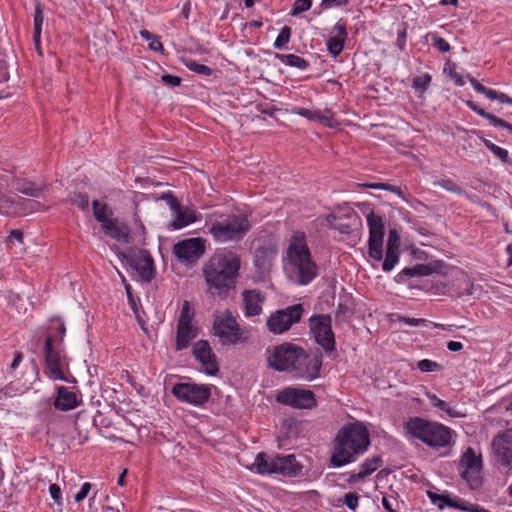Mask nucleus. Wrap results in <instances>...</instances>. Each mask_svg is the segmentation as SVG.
<instances>
[{
    "label": "nucleus",
    "mask_w": 512,
    "mask_h": 512,
    "mask_svg": "<svg viewBox=\"0 0 512 512\" xmlns=\"http://www.w3.org/2000/svg\"><path fill=\"white\" fill-rule=\"evenodd\" d=\"M240 259L228 252L213 255L202 268L206 293L214 299L225 300L236 288Z\"/></svg>",
    "instance_id": "obj_1"
},
{
    "label": "nucleus",
    "mask_w": 512,
    "mask_h": 512,
    "mask_svg": "<svg viewBox=\"0 0 512 512\" xmlns=\"http://www.w3.org/2000/svg\"><path fill=\"white\" fill-rule=\"evenodd\" d=\"M369 445V432L361 422L347 424L337 433L330 463L334 467L351 463L354 456L364 453Z\"/></svg>",
    "instance_id": "obj_2"
},
{
    "label": "nucleus",
    "mask_w": 512,
    "mask_h": 512,
    "mask_svg": "<svg viewBox=\"0 0 512 512\" xmlns=\"http://www.w3.org/2000/svg\"><path fill=\"white\" fill-rule=\"evenodd\" d=\"M287 258L292 266L291 278L300 285H307L317 275V266L311 259L305 234L295 232L290 240Z\"/></svg>",
    "instance_id": "obj_3"
},
{
    "label": "nucleus",
    "mask_w": 512,
    "mask_h": 512,
    "mask_svg": "<svg viewBox=\"0 0 512 512\" xmlns=\"http://www.w3.org/2000/svg\"><path fill=\"white\" fill-rule=\"evenodd\" d=\"M406 433L432 448L446 447L452 439L450 428L420 417H410L404 424Z\"/></svg>",
    "instance_id": "obj_4"
},
{
    "label": "nucleus",
    "mask_w": 512,
    "mask_h": 512,
    "mask_svg": "<svg viewBox=\"0 0 512 512\" xmlns=\"http://www.w3.org/2000/svg\"><path fill=\"white\" fill-rule=\"evenodd\" d=\"M246 215H229L209 226V233L218 242L238 241L250 230Z\"/></svg>",
    "instance_id": "obj_5"
},
{
    "label": "nucleus",
    "mask_w": 512,
    "mask_h": 512,
    "mask_svg": "<svg viewBox=\"0 0 512 512\" xmlns=\"http://www.w3.org/2000/svg\"><path fill=\"white\" fill-rule=\"evenodd\" d=\"M213 333L221 338L223 344H236L243 339L240 326L229 310L214 314Z\"/></svg>",
    "instance_id": "obj_6"
},
{
    "label": "nucleus",
    "mask_w": 512,
    "mask_h": 512,
    "mask_svg": "<svg viewBox=\"0 0 512 512\" xmlns=\"http://www.w3.org/2000/svg\"><path fill=\"white\" fill-rule=\"evenodd\" d=\"M302 304H294L285 309L273 312L267 319V327L273 334H281L289 330L293 324L298 323L303 315Z\"/></svg>",
    "instance_id": "obj_7"
},
{
    "label": "nucleus",
    "mask_w": 512,
    "mask_h": 512,
    "mask_svg": "<svg viewBox=\"0 0 512 512\" xmlns=\"http://www.w3.org/2000/svg\"><path fill=\"white\" fill-rule=\"evenodd\" d=\"M301 350L292 343L276 346L268 357V365L274 370L291 373Z\"/></svg>",
    "instance_id": "obj_8"
},
{
    "label": "nucleus",
    "mask_w": 512,
    "mask_h": 512,
    "mask_svg": "<svg viewBox=\"0 0 512 512\" xmlns=\"http://www.w3.org/2000/svg\"><path fill=\"white\" fill-rule=\"evenodd\" d=\"M366 220L369 228L368 254L375 261H381L383 258V238L385 232L383 218L371 210L367 213Z\"/></svg>",
    "instance_id": "obj_9"
},
{
    "label": "nucleus",
    "mask_w": 512,
    "mask_h": 512,
    "mask_svg": "<svg viewBox=\"0 0 512 512\" xmlns=\"http://www.w3.org/2000/svg\"><path fill=\"white\" fill-rule=\"evenodd\" d=\"M321 366L320 354H308L302 348L291 374L294 378L310 382L319 377Z\"/></svg>",
    "instance_id": "obj_10"
},
{
    "label": "nucleus",
    "mask_w": 512,
    "mask_h": 512,
    "mask_svg": "<svg viewBox=\"0 0 512 512\" xmlns=\"http://www.w3.org/2000/svg\"><path fill=\"white\" fill-rule=\"evenodd\" d=\"M276 401L295 409H312L317 405L315 395L311 390L296 387L284 388L276 396Z\"/></svg>",
    "instance_id": "obj_11"
},
{
    "label": "nucleus",
    "mask_w": 512,
    "mask_h": 512,
    "mask_svg": "<svg viewBox=\"0 0 512 512\" xmlns=\"http://www.w3.org/2000/svg\"><path fill=\"white\" fill-rule=\"evenodd\" d=\"M309 327L315 341L326 351L335 350V337L329 315H315L309 319Z\"/></svg>",
    "instance_id": "obj_12"
},
{
    "label": "nucleus",
    "mask_w": 512,
    "mask_h": 512,
    "mask_svg": "<svg viewBox=\"0 0 512 512\" xmlns=\"http://www.w3.org/2000/svg\"><path fill=\"white\" fill-rule=\"evenodd\" d=\"M491 448L496 462L512 471V429L498 433L492 440Z\"/></svg>",
    "instance_id": "obj_13"
},
{
    "label": "nucleus",
    "mask_w": 512,
    "mask_h": 512,
    "mask_svg": "<svg viewBox=\"0 0 512 512\" xmlns=\"http://www.w3.org/2000/svg\"><path fill=\"white\" fill-rule=\"evenodd\" d=\"M172 393L183 402L193 405H201L208 401L210 390L205 385L178 383L173 386Z\"/></svg>",
    "instance_id": "obj_14"
},
{
    "label": "nucleus",
    "mask_w": 512,
    "mask_h": 512,
    "mask_svg": "<svg viewBox=\"0 0 512 512\" xmlns=\"http://www.w3.org/2000/svg\"><path fill=\"white\" fill-rule=\"evenodd\" d=\"M44 356L46 363V374L52 380H61L68 382V378L65 376L62 370L63 358L60 352L57 351L53 346V338L47 336L45 339Z\"/></svg>",
    "instance_id": "obj_15"
},
{
    "label": "nucleus",
    "mask_w": 512,
    "mask_h": 512,
    "mask_svg": "<svg viewBox=\"0 0 512 512\" xmlns=\"http://www.w3.org/2000/svg\"><path fill=\"white\" fill-rule=\"evenodd\" d=\"M173 252L179 260L194 263L204 254L205 245L200 238H189L175 244Z\"/></svg>",
    "instance_id": "obj_16"
},
{
    "label": "nucleus",
    "mask_w": 512,
    "mask_h": 512,
    "mask_svg": "<svg viewBox=\"0 0 512 512\" xmlns=\"http://www.w3.org/2000/svg\"><path fill=\"white\" fill-rule=\"evenodd\" d=\"M193 355L201 363L203 370L208 375H216L219 371L215 355L207 341L200 340L193 347Z\"/></svg>",
    "instance_id": "obj_17"
},
{
    "label": "nucleus",
    "mask_w": 512,
    "mask_h": 512,
    "mask_svg": "<svg viewBox=\"0 0 512 512\" xmlns=\"http://www.w3.org/2000/svg\"><path fill=\"white\" fill-rule=\"evenodd\" d=\"M130 264L138 273V276L145 282H150L154 275V263L146 250H138L130 257Z\"/></svg>",
    "instance_id": "obj_18"
},
{
    "label": "nucleus",
    "mask_w": 512,
    "mask_h": 512,
    "mask_svg": "<svg viewBox=\"0 0 512 512\" xmlns=\"http://www.w3.org/2000/svg\"><path fill=\"white\" fill-rule=\"evenodd\" d=\"M265 296L258 290H245L242 292V301L245 316H257L262 312Z\"/></svg>",
    "instance_id": "obj_19"
},
{
    "label": "nucleus",
    "mask_w": 512,
    "mask_h": 512,
    "mask_svg": "<svg viewBox=\"0 0 512 512\" xmlns=\"http://www.w3.org/2000/svg\"><path fill=\"white\" fill-rule=\"evenodd\" d=\"M174 214V220L169 224L173 229L184 228L197 220L196 211L191 207H182L178 203V207L171 209Z\"/></svg>",
    "instance_id": "obj_20"
},
{
    "label": "nucleus",
    "mask_w": 512,
    "mask_h": 512,
    "mask_svg": "<svg viewBox=\"0 0 512 512\" xmlns=\"http://www.w3.org/2000/svg\"><path fill=\"white\" fill-rule=\"evenodd\" d=\"M274 465V473L290 477L297 475L301 469L294 455L277 456L274 458Z\"/></svg>",
    "instance_id": "obj_21"
},
{
    "label": "nucleus",
    "mask_w": 512,
    "mask_h": 512,
    "mask_svg": "<svg viewBox=\"0 0 512 512\" xmlns=\"http://www.w3.org/2000/svg\"><path fill=\"white\" fill-rule=\"evenodd\" d=\"M79 405L77 395L64 386L57 387V396L54 400L55 408L61 411H69Z\"/></svg>",
    "instance_id": "obj_22"
},
{
    "label": "nucleus",
    "mask_w": 512,
    "mask_h": 512,
    "mask_svg": "<svg viewBox=\"0 0 512 512\" xmlns=\"http://www.w3.org/2000/svg\"><path fill=\"white\" fill-rule=\"evenodd\" d=\"M102 229L104 233L117 241L128 242L129 241V229L121 223L118 219L111 218L103 224Z\"/></svg>",
    "instance_id": "obj_23"
},
{
    "label": "nucleus",
    "mask_w": 512,
    "mask_h": 512,
    "mask_svg": "<svg viewBox=\"0 0 512 512\" xmlns=\"http://www.w3.org/2000/svg\"><path fill=\"white\" fill-rule=\"evenodd\" d=\"M196 336L197 331L191 323L177 324L176 350L180 351L187 348L190 341Z\"/></svg>",
    "instance_id": "obj_24"
},
{
    "label": "nucleus",
    "mask_w": 512,
    "mask_h": 512,
    "mask_svg": "<svg viewBox=\"0 0 512 512\" xmlns=\"http://www.w3.org/2000/svg\"><path fill=\"white\" fill-rule=\"evenodd\" d=\"M13 187L17 192L34 198L40 197L44 189L43 186H39L34 182L20 179L14 182Z\"/></svg>",
    "instance_id": "obj_25"
},
{
    "label": "nucleus",
    "mask_w": 512,
    "mask_h": 512,
    "mask_svg": "<svg viewBox=\"0 0 512 512\" xmlns=\"http://www.w3.org/2000/svg\"><path fill=\"white\" fill-rule=\"evenodd\" d=\"M295 113L310 121H318L328 127H333L336 124V121L332 117L322 115L320 111L298 108L295 110Z\"/></svg>",
    "instance_id": "obj_26"
},
{
    "label": "nucleus",
    "mask_w": 512,
    "mask_h": 512,
    "mask_svg": "<svg viewBox=\"0 0 512 512\" xmlns=\"http://www.w3.org/2000/svg\"><path fill=\"white\" fill-rule=\"evenodd\" d=\"M467 106L477 113L478 115L486 118L492 125L494 126H500L507 128L508 130L512 131V124L496 117L495 115L486 112L484 109L480 108L477 104H475L473 101H467Z\"/></svg>",
    "instance_id": "obj_27"
},
{
    "label": "nucleus",
    "mask_w": 512,
    "mask_h": 512,
    "mask_svg": "<svg viewBox=\"0 0 512 512\" xmlns=\"http://www.w3.org/2000/svg\"><path fill=\"white\" fill-rule=\"evenodd\" d=\"M274 466V458L269 459L264 453H259L256 456L251 469H256L260 474H271L274 473Z\"/></svg>",
    "instance_id": "obj_28"
},
{
    "label": "nucleus",
    "mask_w": 512,
    "mask_h": 512,
    "mask_svg": "<svg viewBox=\"0 0 512 512\" xmlns=\"http://www.w3.org/2000/svg\"><path fill=\"white\" fill-rule=\"evenodd\" d=\"M474 89L477 92L485 95L490 100H497L500 103H505V104L512 105V98L509 97L508 95H506L505 93L498 92L496 90L486 88L481 83H478L477 85H475Z\"/></svg>",
    "instance_id": "obj_29"
},
{
    "label": "nucleus",
    "mask_w": 512,
    "mask_h": 512,
    "mask_svg": "<svg viewBox=\"0 0 512 512\" xmlns=\"http://www.w3.org/2000/svg\"><path fill=\"white\" fill-rule=\"evenodd\" d=\"M461 465L468 470L480 471L482 467L481 456H477L472 448H468L461 458Z\"/></svg>",
    "instance_id": "obj_30"
},
{
    "label": "nucleus",
    "mask_w": 512,
    "mask_h": 512,
    "mask_svg": "<svg viewBox=\"0 0 512 512\" xmlns=\"http://www.w3.org/2000/svg\"><path fill=\"white\" fill-rule=\"evenodd\" d=\"M274 256H275V252L272 249H268V248L257 249L256 254H255L256 266L259 269H261L262 271L268 270Z\"/></svg>",
    "instance_id": "obj_31"
},
{
    "label": "nucleus",
    "mask_w": 512,
    "mask_h": 512,
    "mask_svg": "<svg viewBox=\"0 0 512 512\" xmlns=\"http://www.w3.org/2000/svg\"><path fill=\"white\" fill-rule=\"evenodd\" d=\"M92 209L95 219L101 223V226L111 219L112 211L108 208L107 204L94 200L92 202Z\"/></svg>",
    "instance_id": "obj_32"
},
{
    "label": "nucleus",
    "mask_w": 512,
    "mask_h": 512,
    "mask_svg": "<svg viewBox=\"0 0 512 512\" xmlns=\"http://www.w3.org/2000/svg\"><path fill=\"white\" fill-rule=\"evenodd\" d=\"M432 273V269L428 265L418 264L414 267H408L403 269L398 274V281H403L404 276L414 277V276H428Z\"/></svg>",
    "instance_id": "obj_33"
},
{
    "label": "nucleus",
    "mask_w": 512,
    "mask_h": 512,
    "mask_svg": "<svg viewBox=\"0 0 512 512\" xmlns=\"http://www.w3.org/2000/svg\"><path fill=\"white\" fill-rule=\"evenodd\" d=\"M275 57L281 60L282 63L304 70L308 67V62L295 54H278L275 53Z\"/></svg>",
    "instance_id": "obj_34"
},
{
    "label": "nucleus",
    "mask_w": 512,
    "mask_h": 512,
    "mask_svg": "<svg viewBox=\"0 0 512 512\" xmlns=\"http://www.w3.org/2000/svg\"><path fill=\"white\" fill-rule=\"evenodd\" d=\"M428 496L433 504L437 505L440 509H443L444 506H450V507H459V505L452 499H449L448 497L444 495H439L437 493L428 491Z\"/></svg>",
    "instance_id": "obj_35"
},
{
    "label": "nucleus",
    "mask_w": 512,
    "mask_h": 512,
    "mask_svg": "<svg viewBox=\"0 0 512 512\" xmlns=\"http://www.w3.org/2000/svg\"><path fill=\"white\" fill-rule=\"evenodd\" d=\"M382 464V459L380 456L373 457L372 459L366 460L362 465L360 472L365 477L372 474L376 471Z\"/></svg>",
    "instance_id": "obj_36"
},
{
    "label": "nucleus",
    "mask_w": 512,
    "mask_h": 512,
    "mask_svg": "<svg viewBox=\"0 0 512 512\" xmlns=\"http://www.w3.org/2000/svg\"><path fill=\"white\" fill-rule=\"evenodd\" d=\"M485 146L502 162L507 163L509 161L508 151L504 148L497 146L490 140L484 139Z\"/></svg>",
    "instance_id": "obj_37"
},
{
    "label": "nucleus",
    "mask_w": 512,
    "mask_h": 512,
    "mask_svg": "<svg viewBox=\"0 0 512 512\" xmlns=\"http://www.w3.org/2000/svg\"><path fill=\"white\" fill-rule=\"evenodd\" d=\"M185 66L200 75L209 76L212 73V69L204 64H199L195 60L188 59L185 61Z\"/></svg>",
    "instance_id": "obj_38"
},
{
    "label": "nucleus",
    "mask_w": 512,
    "mask_h": 512,
    "mask_svg": "<svg viewBox=\"0 0 512 512\" xmlns=\"http://www.w3.org/2000/svg\"><path fill=\"white\" fill-rule=\"evenodd\" d=\"M399 260V252L398 251H389L386 250V256L383 262V270L384 271H391L395 265L397 264Z\"/></svg>",
    "instance_id": "obj_39"
},
{
    "label": "nucleus",
    "mask_w": 512,
    "mask_h": 512,
    "mask_svg": "<svg viewBox=\"0 0 512 512\" xmlns=\"http://www.w3.org/2000/svg\"><path fill=\"white\" fill-rule=\"evenodd\" d=\"M434 186L441 187L449 192L461 194L462 189L454 181L450 179H441L433 182Z\"/></svg>",
    "instance_id": "obj_40"
},
{
    "label": "nucleus",
    "mask_w": 512,
    "mask_h": 512,
    "mask_svg": "<svg viewBox=\"0 0 512 512\" xmlns=\"http://www.w3.org/2000/svg\"><path fill=\"white\" fill-rule=\"evenodd\" d=\"M343 45H344V40L340 37H331L327 41V48H328L329 52L334 56H337L342 52Z\"/></svg>",
    "instance_id": "obj_41"
},
{
    "label": "nucleus",
    "mask_w": 512,
    "mask_h": 512,
    "mask_svg": "<svg viewBox=\"0 0 512 512\" xmlns=\"http://www.w3.org/2000/svg\"><path fill=\"white\" fill-rule=\"evenodd\" d=\"M290 36H291V29L290 27L288 26H284L279 35L277 36L275 42H274V47L276 49H281L283 48L290 40Z\"/></svg>",
    "instance_id": "obj_42"
},
{
    "label": "nucleus",
    "mask_w": 512,
    "mask_h": 512,
    "mask_svg": "<svg viewBox=\"0 0 512 512\" xmlns=\"http://www.w3.org/2000/svg\"><path fill=\"white\" fill-rule=\"evenodd\" d=\"M431 82V76L429 74H423L414 77L412 87L416 90L425 91Z\"/></svg>",
    "instance_id": "obj_43"
},
{
    "label": "nucleus",
    "mask_w": 512,
    "mask_h": 512,
    "mask_svg": "<svg viewBox=\"0 0 512 512\" xmlns=\"http://www.w3.org/2000/svg\"><path fill=\"white\" fill-rule=\"evenodd\" d=\"M16 204L15 199L2 195L0 196V212L4 214H10L12 212H15V209H13L14 205Z\"/></svg>",
    "instance_id": "obj_44"
},
{
    "label": "nucleus",
    "mask_w": 512,
    "mask_h": 512,
    "mask_svg": "<svg viewBox=\"0 0 512 512\" xmlns=\"http://www.w3.org/2000/svg\"><path fill=\"white\" fill-rule=\"evenodd\" d=\"M417 367L421 372H434L441 369V366L437 362L429 359L420 360Z\"/></svg>",
    "instance_id": "obj_45"
},
{
    "label": "nucleus",
    "mask_w": 512,
    "mask_h": 512,
    "mask_svg": "<svg viewBox=\"0 0 512 512\" xmlns=\"http://www.w3.org/2000/svg\"><path fill=\"white\" fill-rule=\"evenodd\" d=\"M400 247V237L395 229L389 231L387 240V250L398 251Z\"/></svg>",
    "instance_id": "obj_46"
},
{
    "label": "nucleus",
    "mask_w": 512,
    "mask_h": 512,
    "mask_svg": "<svg viewBox=\"0 0 512 512\" xmlns=\"http://www.w3.org/2000/svg\"><path fill=\"white\" fill-rule=\"evenodd\" d=\"M427 397L433 406L439 408L440 410L447 412L449 415H453V412L448 407L447 403L445 401L439 399L435 394L427 393Z\"/></svg>",
    "instance_id": "obj_47"
},
{
    "label": "nucleus",
    "mask_w": 512,
    "mask_h": 512,
    "mask_svg": "<svg viewBox=\"0 0 512 512\" xmlns=\"http://www.w3.org/2000/svg\"><path fill=\"white\" fill-rule=\"evenodd\" d=\"M311 0H296L293 5V9L291 12L292 16H296L304 11H307L311 7Z\"/></svg>",
    "instance_id": "obj_48"
},
{
    "label": "nucleus",
    "mask_w": 512,
    "mask_h": 512,
    "mask_svg": "<svg viewBox=\"0 0 512 512\" xmlns=\"http://www.w3.org/2000/svg\"><path fill=\"white\" fill-rule=\"evenodd\" d=\"M42 23H43V13H42L41 9L39 7H37L35 10V15H34V38L36 41L40 37Z\"/></svg>",
    "instance_id": "obj_49"
},
{
    "label": "nucleus",
    "mask_w": 512,
    "mask_h": 512,
    "mask_svg": "<svg viewBox=\"0 0 512 512\" xmlns=\"http://www.w3.org/2000/svg\"><path fill=\"white\" fill-rule=\"evenodd\" d=\"M72 203L79 207L81 210H87L89 207V197L83 193H77L72 198Z\"/></svg>",
    "instance_id": "obj_50"
},
{
    "label": "nucleus",
    "mask_w": 512,
    "mask_h": 512,
    "mask_svg": "<svg viewBox=\"0 0 512 512\" xmlns=\"http://www.w3.org/2000/svg\"><path fill=\"white\" fill-rule=\"evenodd\" d=\"M191 319H192V316L190 314L189 302L188 301H184V303L182 305V308H181V313H180V316H179L177 324L191 323Z\"/></svg>",
    "instance_id": "obj_51"
},
{
    "label": "nucleus",
    "mask_w": 512,
    "mask_h": 512,
    "mask_svg": "<svg viewBox=\"0 0 512 512\" xmlns=\"http://www.w3.org/2000/svg\"><path fill=\"white\" fill-rule=\"evenodd\" d=\"M432 41L433 46L436 47L439 51L448 52L450 50V45L444 38L433 35Z\"/></svg>",
    "instance_id": "obj_52"
},
{
    "label": "nucleus",
    "mask_w": 512,
    "mask_h": 512,
    "mask_svg": "<svg viewBox=\"0 0 512 512\" xmlns=\"http://www.w3.org/2000/svg\"><path fill=\"white\" fill-rule=\"evenodd\" d=\"M397 321L401 322V323H404L406 325H409V326H419L421 324L428 323V321L425 320V319L411 318V317H406V316H398L397 317Z\"/></svg>",
    "instance_id": "obj_53"
},
{
    "label": "nucleus",
    "mask_w": 512,
    "mask_h": 512,
    "mask_svg": "<svg viewBox=\"0 0 512 512\" xmlns=\"http://www.w3.org/2000/svg\"><path fill=\"white\" fill-rule=\"evenodd\" d=\"M359 496L356 493H347L344 495V504L350 509L355 510L358 506Z\"/></svg>",
    "instance_id": "obj_54"
},
{
    "label": "nucleus",
    "mask_w": 512,
    "mask_h": 512,
    "mask_svg": "<svg viewBox=\"0 0 512 512\" xmlns=\"http://www.w3.org/2000/svg\"><path fill=\"white\" fill-rule=\"evenodd\" d=\"M49 492L54 500V502L61 506L62 505V499H61V489L57 484H51L49 487Z\"/></svg>",
    "instance_id": "obj_55"
},
{
    "label": "nucleus",
    "mask_w": 512,
    "mask_h": 512,
    "mask_svg": "<svg viewBox=\"0 0 512 512\" xmlns=\"http://www.w3.org/2000/svg\"><path fill=\"white\" fill-rule=\"evenodd\" d=\"M157 200H164L169 205L170 209H174L178 207L177 198L171 193H163L161 196L157 198Z\"/></svg>",
    "instance_id": "obj_56"
},
{
    "label": "nucleus",
    "mask_w": 512,
    "mask_h": 512,
    "mask_svg": "<svg viewBox=\"0 0 512 512\" xmlns=\"http://www.w3.org/2000/svg\"><path fill=\"white\" fill-rule=\"evenodd\" d=\"M91 490V484L90 483H84L80 489V491L75 495V501L81 502L84 500L87 496L89 491Z\"/></svg>",
    "instance_id": "obj_57"
},
{
    "label": "nucleus",
    "mask_w": 512,
    "mask_h": 512,
    "mask_svg": "<svg viewBox=\"0 0 512 512\" xmlns=\"http://www.w3.org/2000/svg\"><path fill=\"white\" fill-rule=\"evenodd\" d=\"M162 81L170 86H179L181 83V78L178 76L165 74L162 76Z\"/></svg>",
    "instance_id": "obj_58"
},
{
    "label": "nucleus",
    "mask_w": 512,
    "mask_h": 512,
    "mask_svg": "<svg viewBox=\"0 0 512 512\" xmlns=\"http://www.w3.org/2000/svg\"><path fill=\"white\" fill-rule=\"evenodd\" d=\"M347 3V0H322L321 6L324 9H330L333 7L343 6Z\"/></svg>",
    "instance_id": "obj_59"
},
{
    "label": "nucleus",
    "mask_w": 512,
    "mask_h": 512,
    "mask_svg": "<svg viewBox=\"0 0 512 512\" xmlns=\"http://www.w3.org/2000/svg\"><path fill=\"white\" fill-rule=\"evenodd\" d=\"M447 348L449 351L458 352L463 349V344L458 341H449L447 343Z\"/></svg>",
    "instance_id": "obj_60"
},
{
    "label": "nucleus",
    "mask_w": 512,
    "mask_h": 512,
    "mask_svg": "<svg viewBox=\"0 0 512 512\" xmlns=\"http://www.w3.org/2000/svg\"><path fill=\"white\" fill-rule=\"evenodd\" d=\"M337 221H338V218L337 216L335 215H328L326 218H325V222H326V225L332 229H336L337 228Z\"/></svg>",
    "instance_id": "obj_61"
},
{
    "label": "nucleus",
    "mask_w": 512,
    "mask_h": 512,
    "mask_svg": "<svg viewBox=\"0 0 512 512\" xmlns=\"http://www.w3.org/2000/svg\"><path fill=\"white\" fill-rule=\"evenodd\" d=\"M149 48L153 51H163V45L157 38L150 41Z\"/></svg>",
    "instance_id": "obj_62"
},
{
    "label": "nucleus",
    "mask_w": 512,
    "mask_h": 512,
    "mask_svg": "<svg viewBox=\"0 0 512 512\" xmlns=\"http://www.w3.org/2000/svg\"><path fill=\"white\" fill-rule=\"evenodd\" d=\"M9 238L11 240L15 239L19 243H22V241H23V232L21 230H19V229H14V230H12L10 232Z\"/></svg>",
    "instance_id": "obj_63"
},
{
    "label": "nucleus",
    "mask_w": 512,
    "mask_h": 512,
    "mask_svg": "<svg viewBox=\"0 0 512 512\" xmlns=\"http://www.w3.org/2000/svg\"><path fill=\"white\" fill-rule=\"evenodd\" d=\"M382 505L388 512H397L392 505V502L389 497L383 496L382 497Z\"/></svg>",
    "instance_id": "obj_64"
}]
</instances>
